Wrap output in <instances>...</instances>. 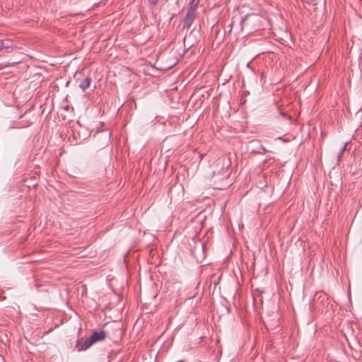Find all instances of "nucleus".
I'll use <instances>...</instances> for the list:
<instances>
[{"label": "nucleus", "mask_w": 362, "mask_h": 362, "mask_svg": "<svg viewBox=\"0 0 362 362\" xmlns=\"http://www.w3.org/2000/svg\"><path fill=\"white\" fill-rule=\"evenodd\" d=\"M230 185L227 171L223 170V175H216L213 177V186L214 189L223 190Z\"/></svg>", "instance_id": "obj_2"}, {"label": "nucleus", "mask_w": 362, "mask_h": 362, "mask_svg": "<svg viewBox=\"0 0 362 362\" xmlns=\"http://www.w3.org/2000/svg\"><path fill=\"white\" fill-rule=\"evenodd\" d=\"M347 145H348V142H346V143L344 145L343 148L341 149V152H343V153H344V151H346L347 150Z\"/></svg>", "instance_id": "obj_13"}, {"label": "nucleus", "mask_w": 362, "mask_h": 362, "mask_svg": "<svg viewBox=\"0 0 362 362\" xmlns=\"http://www.w3.org/2000/svg\"><path fill=\"white\" fill-rule=\"evenodd\" d=\"M230 28H232V25L231 24L230 25ZM229 32H231V29L229 30Z\"/></svg>", "instance_id": "obj_16"}, {"label": "nucleus", "mask_w": 362, "mask_h": 362, "mask_svg": "<svg viewBox=\"0 0 362 362\" xmlns=\"http://www.w3.org/2000/svg\"><path fill=\"white\" fill-rule=\"evenodd\" d=\"M199 2L200 0H190L187 10L197 13Z\"/></svg>", "instance_id": "obj_6"}, {"label": "nucleus", "mask_w": 362, "mask_h": 362, "mask_svg": "<svg viewBox=\"0 0 362 362\" xmlns=\"http://www.w3.org/2000/svg\"><path fill=\"white\" fill-rule=\"evenodd\" d=\"M107 337V332L104 330L94 331L92 334L84 341L82 339H78L76 344V349L78 351L87 350L93 344L104 341Z\"/></svg>", "instance_id": "obj_1"}, {"label": "nucleus", "mask_w": 362, "mask_h": 362, "mask_svg": "<svg viewBox=\"0 0 362 362\" xmlns=\"http://www.w3.org/2000/svg\"><path fill=\"white\" fill-rule=\"evenodd\" d=\"M32 93V92H29L27 95L29 96V100H28V102L27 103V105L29 106V109L26 110V111L23 113V115H24V117H28V112H29V110L32 108H33V107L35 106V105L33 104V102H30L31 98H32V95H30Z\"/></svg>", "instance_id": "obj_7"}, {"label": "nucleus", "mask_w": 362, "mask_h": 362, "mask_svg": "<svg viewBox=\"0 0 362 362\" xmlns=\"http://www.w3.org/2000/svg\"><path fill=\"white\" fill-rule=\"evenodd\" d=\"M33 77H35V80H32L28 82L29 83V88L32 89V91H34L37 89V88L39 86V84L41 81V75L39 74H35L33 75Z\"/></svg>", "instance_id": "obj_4"}, {"label": "nucleus", "mask_w": 362, "mask_h": 362, "mask_svg": "<svg viewBox=\"0 0 362 362\" xmlns=\"http://www.w3.org/2000/svg\"><path fill=\"white\" fill-rule=\"evenodd\" d=\"M91 81H92L91 78L90 76H87L84 79H83L80 81L78 86L83 90H85L86 88H88L90 86Z\"/></svg>", "instance_id": "obj_5"}, {"label": "nucleus", "mask_w": 362, "mask_h": 362, "mask_svg": "<svg viewBox=\"0 0 362 362\" xmlns=\"http://www.w3.org/2000/svg\"><path fill=\"white\" fill-rule=\"evenodd\" d=\"M28 74H29V76L31 75V71L30 70V66H28L26 69L24 70V78L27 76ZM30 79V77L25 79V81H28Z\"/></svg>", "instance_id": "obj_9"}, {"label": "nucleus", "mask_w": 362, "mask_h": 362, "mask_svg": "<svg viewBox=\"0 0 362 362\" xmlns=\"http://www.w3.org/2000/svg\"><path fill=\"white\" fill-rule=\"evenodd\" d=\"M259 148L262 151V152L261 151H258L259 153H266L267 152V150L265 148V147L262 145H260L259 146Z\"/></svg>", "instance_id": "obj_11"}, {"label": "nucleus", "mask_w": 362, "mask_h": 362, "mask_svg": "<svg viewBox=\"0 0 362 362\" xmlns=\"http://www.w3.org/2000/svg\"><path fill=\"white\" fill-rule=\"evenodd\" d=\"M6 47V46L5 45L4 42L0 41V51L3 50V49Z\"/></svg>", "instance_id": "obj_12"}, {"label": "nucleus", "mask_w": 362, "mask_h": 362, "mask_svg": "<svg viewBox=\"0 0 362 362\" xmlns=\"http://www.w3.org/2000/svg\"><path fill=\"white\" fill-rule=\"evenodd\" d=\"M203 156H204V155H203V154H201V155H200V158H201V159H202V158H203Z\"/></svg>", "instance_id": "obj_15"}, {"label": "nucleus", "mask_w": 362, "mask_h": 362, "mask_svg": "<svg viewBox=\"0 0 362 362\" xmlns=\"http://www.w3.org/2000/svg\"><path fill=\"white\" fill-rule=\"evenodd\" d=\"M344 153L340 151L339 155H338V161L341 160V156Z\"/></svg>", "instance_id": "obj_14"}, {"label": "nucleus", "mask_w": 362, "mask_h": 362, "mask_svg": "<svg viewBox=\"0 0 362 362\" xmlns=\"http://www.w3.org/2000/svg\"><path fill=\"white\" fill-rule=\"evenodd\" d=\"M197 16L196 12H193L191 11H187V13L183 20V29H189L192 23L194 22L195 17Z\"/></svg>", "instance_id": "obj_3"}, {"label": "nucleus", "mask_w": 362, "mask_h": 362, "mask_svg": "<svg viewBox=\"0 0 362 362\" xmlns=\"http://www.w3.org/2000/svg\"><path fill=\"white\" fill-rule=\"evenodd\" d=\"M148 3L151 6H156L158 4V0H148Z\"/></svg>", "instance_id": "obj_10"}, {"label": "nucleus", "mask_w": 362, "mask_h": 362, "mask_svg": "<svg viewBox=\"0 0 362 362\" xmlns=\"http://www.w3.org/2000/svg\"><path fill=\"white\" fill-rule=\"evenodd\" d=\"M37 117H37V115H33L31 118H30V117H29V118L27 119V123H28V124H25L24 123V127H25L30 126V124H32L35 123V122L37 120ZM25 119H24V122H25Z\"/></svg>", "instance_id": "obj_8"}]
</instances>
